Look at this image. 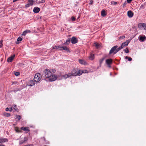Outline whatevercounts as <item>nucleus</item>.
Wrapping results in <instances>:
<instances>
[{
    "instance_id": "nucleus-1",
    "label": "nucleus",
    "mask_w": 146,
    "mask_h": 146,
    "mask_svg": "<svg viewBox=\"0 0 146 146\" xmlns=\"http://www.w3.org/2000/svg\"><path fill=\"white\" fill-rule=\"evenodd\" d=\"M41 75L40 73H36L35 74L34 78V82H38L41 80Z\"/></svg>"
},
{
    "instance_id": "nucleus-53",
    "label": "nucleus",
    "mask_w": 146,
    "mask_h": 146,
    "mask_svg": "<svg viewBox=\"0 0 146 146\" xmlns=\"http://www.w3.org/2000/svg\"><path fill=\"white\" fill-rule=\"evenodd\" d=\"M45 2V0H41L40 3H42Z\"/></svg>"
},
{
    "instance_id": "nucleus-57",
    "label": "nucleus",
    "mask_w": 146,
    "mask_h": 146,
    "mask_svg": "<svg viewBox=\"0 0 146 146\" xmlns=\"http://www.w3.org/2000/svg\"><path fill=\"white\" fill-rule=\"evenodd\" d=\"M143 7V5H141V7H141H141Z\"/></svg>"
},
{
    "instance_id": "nucleus-50",
    "label": "nucleus",
    "mask_w": 146,
    "mask_h": 146,
    "mask_svg": "<svg viewBox=\"0 0 146 146\" xmlns=\"http://www.w3.org/2000/svg\"><path fill=\"white\" fill-rule=\"evenodd\" d=\"M120 37L122 39H123L125 38V36H120Z\"/></svg>"
},
{
    "instance_id": "nucleus-29",
    "label": "nucleus",
    "mask_w": 146,
    "mask_h": 146,
    "mask_svg": "<svg viewBox=\"0 0 146 146\" xmlns=\"http://www.w3.org/2000/svg\"><path fill=\"white\" fill-rule=\"evenodd\" d=\"M34 1L33 0H29L28 2L30 4V5H32L33 4Z\"/></svg>"
},
{
    "instance_id": "nucleus-5",
    "label": "nucleus",
    "mask_w": 146,
    "mask_h": 146,
    "mask_svg": "<svg viewBox=\"0 0 146 146\" xmlns=\"http://www.w3.org/2000/svg\"><path fill=\"white\" fill-rule=\"evenodd\" d=\"M57 78L56 75H54L53 73H52L51 75L48 78V79L50 81L52 82L55 81Z\"/></svg>"
},
{
    "instance_id": "nucleus-59",
    "label": "nucleus",
    "mask_w": 146,
    "mask_h": 146,
    "mask_svg": "<svg viewBox=\"0 0 146 146\" xmlns=\"http://www.w3.org/2000/svg\"><path fill=\"white\" fill-rule=\"evenodd\" d=\"M17 90H19V88L17 89Z\"/></svg>"
},
{
    "instance_id": "nucleus-18",
    "label": "nucleus",
    "mask_w": 146,
    "mask_h": 146,
    "mask_svg": "<svg viewBox=\"0 0 146 146\" xmlns=\"http://www.w3.org/2000/svg\"><path fill=\"white\" fill-rule=\"evenodd\" d=\"M94 58V54H91L89 57V58L91 60H93Z\"/></svg>"
},
{
    "instance_id": "nucleus-44",
    "label": "nucleus",
    "mask_w": 146,
    "mask_h": 146,
    "mask_svg": "<svg viewBox=\"0 0 146 146\" xmlns=\"http://www.w3.org/2000/svg\"><path fill=\"white\" fill-rule=\"evenodd\" d=\"M127 4V2L126 1H125V2L123 3V7H124L125 6V5Z\"/></svg>"
},
{
    "instance_id": "nucleus-42",
    "label": "nucleus",
    "mask_w": 146,
    "mask_h": 146,
    "mask_svg": "<svg viewBox=\"0 0 146 146\" xmlns=\"http://www.w3.org/2000/svg\"><path fill=\"white\" fill-rule=\"evenodd\" d=\"M18 82L17 81H15L14 82H12V84H17L18 83Z\"/></svg>"
},
{
    "instance_id": "nucleus-41",
    "label": "nucleus",
    "mask_w": 146,
    "mask_h": 146,
    "mask_svg": "<svg viewBox=\"0 0 146 146\" xmlns=\"http://www.w3.org/2000/svg\"><path fill=\"white\" fill-rule=\"evenodd\" d=\"M28 140V138L26 137H25L24 138V142L27 141Z\"/></svg>"
},
{
    "instance_id": "nucleus-20",
    "label": "nucleus",
    "mask_w": 146,
    "mask_h": 146,
    "mask_svg": "<svg viewBox=\"0 0 146 146\" xmlns=\"http://www.w3.org/2000/svg\"><path fill=\"white\" fill-rule=\"evenodd\" d=\"M83 73H84V72H83V71L80 70H79L77 72L76 76L77 75L80 76Z\"/></svg>"
},
{
    "instance_id": "nucleus-35",
    "label": "nucleus",
    "mask_w": 146,
    "mask_h": 146,
    "mask_svg": "<svg viewBox=\"0 0 146 146\" xmlns=\"http://www.w3.org/2000/svg\"><path fill=\"white\" fill-rule=\"evenodd\" d=\"M28 31H29L26 30L24 31L22 33V35L25 36V35L28 32Z\"/></svg>"
},
{
    "instance_id": "nucleus-14",
    "label": "nucleus",
    "mask_w": 146,
    "mask_h": 146,
    "mask_svg": "<svg viewBox=\"0 0 146 146\" xmlns=\"http://www.w3.org/2000/svg\"><path fill=\"white\" fill-rule=\"evenodd\" d=\"M40 8L38 7H35L33 9V11L34 13H38L40 11Z\"/></svg>"
},
{
    "instance_id": "nucleus-24",
    "label": "nucleus",
    "mask_w": 146,
    "mask_h": 146,
    "mask_svg": "<svg viewBox=\"0 0 146 146\" xmlns=\"http://www.w3.org/2000/svg\"><path fill=\"white\" fill-rule=\"evenodd\" d=\"M79 63L81 64L85 65V64L86 63V62H85V61H84L82 59H79Z\"/></svg>"
},
{
    "instance_id": "nucleus-22",
    "label": "nucleus",
    "mask_w": 146,
    "mask_h": 146,
    "mask_svg": "<svg viewBox=\"0 0 146 146\" xmlns=\"http://www.w3.org/2000/svg\"><path fill=\"white\" fill-rule=\"evenodd\" d=\"M63 50H66L68 52H70V51L69 49L66 46H63Z\"/></svg>"
},
{
    "instance_id": "nucleus-25",
    "label": "nucleus",
    "mask_w": 146,
    "mask_h": 146,
    "mask_svg": "<svg viewBox=\"0 0 146 146\" xmlns=\"http://www.w3.org/2000/svg\"><path fill=\"white\" fill-rule=\"evenodd\" d=\"M101 15L102 17H105L106 15V13L105 11L103 10L101 12Z\"/></svg>"
},
{
    "instance_id": "nucleus-27",
    "label": "nucleus",
    "mask_w": 146,
    "mask_h": 146,
    "mask_svg": "<svg viewBox=\"0 0 146 146\" xmlns=\"http://www.w3.org/2000/svg\"><path fill=\"white\" fill-rule=\"evenodd\" d=\"M13 109L17 112H19V110L17 108V106L16 105H14L13 106Z\"/></svg>"
},
{
    "instance_id": "nucleus-46",
    "label": "nucleus",
    "mask_w": 146,
    "mask_h": 146,
    "mask_svg": "<svg viewBox=\"0 0 146 146\" xmlns=\"http://www.w3.org/2000/svg\"><path fill=\"white\" fill-rule=\"evenodd\" d=\"M71 19L73 21H75L76 19L74 17H72L71 18Z\"/></svg>"
},
{
    "instance_id": "nucleus-8",
    "label": "nucleus",
    "mask_w": 146,
    "mask_h": 146,
    "mask_svg": "<svg viewBox=\"0 0 146 146\" xmlns=\"http://www.w3.org/2000/svg\"><path fill=\"white\" fill-rule=\"evenodd\" d=\"M73 76L72 74L71 73H70L62 75V77H63L65 79H66L67 78H71Z\"/></svg>"
},
{
    "instance_id": "nucleus-12",
    "label": "nucleus",
    "mask_w": 146,
    "mask_h": 146,
    "mask_svg": "<svg viewBox=\"0 0 146 146\" xmlns=\"http://www.w3.org/2000/svg\"><path fill=\"white\" fill-rule=\"evenodd\" d=\"M133 13L131 11H129L127 12L128 16L129 18H131L133 16Z\"/></svg>"
},
{
    "instance_id": "nucleus-6",
    "label": "nucleus",
    "mask_w": 146,
    "mask_h": 146,
    "mask_svg": "<svg viewBox=\"0 0 146 146\" xmlns=\"http://www.w3.org/2000/svg\"><path fill=\"white\" fill-rule=\"evenodd\" d=\"M138 28L139 29H141L143 28L144 30H146V23H140L138 24Z\"/></svg>"
},
{
    "instance_id": "nucleus-21",
    "label": "nucleus",
    "mask_w": 146,
    "mask_h": 146,
    "mask_svg": "<svg viewBox=\"0 0 146 146\" xmlns=\"http://www.w3.org/2000/svg\"><path fill=\"white\" fill-rule=\"evenodd\" d=\"M22 38L20 37H19L17 39V42H16V44H18L20 43V41H22Z\"/></svg>"
},
{
    "instance_id": "nucleus-58",
    "label": "nucleus",
    "mask_w": 146,
    "mask_h": 146,
    "mask_svg": "<svg viewBox=\"0 0 146 146\" xmlns=\"http://www.w3.org/2000/svg\"><path fill=\"white\" fill-rule=\"evenodd\" d=\"M110 75H111H111H112L111 73H110Z\"/></svg>"
},
{
    "instance_id": "nucleus-16",
    "label": "nucleus",
    "mask_w": 146,
    "mask_h": 146,
    "mask_svg": "<svg viewBox=\"0 0 146 146\" xmlns=\"http://www.w3.org/2000/svg\"><path fill=\"white\" fill-rule=\"evenodd\" d=\"M29 86H33L35 85L34 82L33 80H29Z\"/></svg>"
},
{
    "instance_id": "nucleus-17",
    "label": "nucleus",
    "mask_w": 146,
    "mask_h": 146,
    "mask_svg": "<svg viewBox=\"0 0 146 146\" xmlns=\"http://www.w3.org/2000/svg\"><path fill=\"white\" fill-rule=\"evenodd\" d=\"M1 142V143L7 142L8 141V140L7 138H2L0 139Z\"/></svg>"
},
{
    "instance_id": "nucleus-11",
    "label": "nucleus",
    "mask_w": 146,
    "mask_h": 146,
    "mask_svg": "<svg viewBox=\"0 0 146 146\" xmlns=\"http://www.w3.org/2000/svg\"><path fill=\"white\" fill-rule=\"evenodd\" d=\"M21 129L24 131H26L27 132H25L26 133H27L28 132L30 131L29 128L27 127H21Z\"/></svg>"
},
{
    "instance_id": "nucleus-38",
    "label": "nucleus",
    "mask_w": 146,
    "mask_h": 146,
    "mask_svg": "<svg viewBox=\"0 0 146 146\" xmlns=\"http://www.w3.org/2000/svg\"><path fill=\"white\" fill-rule=\"evenodd\" d=\"M30 6V4L28 3L25 5V8H27L29 7Z\"/></svg>"
},
{
    "instance_id": "nucleus-56",
    "label": "nucleus",
    "mask_w": 146,
    "mask_h": 146,
    "mask_svg": "<svg viewBox=\"0 0 146 146\" xmlns=\"http://www.w3.org/2000/svg\"><path fill=\"white\" fill-rule=\"evenodd\" d=\"M0 146H5V145L3 144L0 145Z\"/></svg>"
},
{
    "instance_id": "nucleus-26",
    "label": "nucleus",
    "mask_w": 146,
    "mask_h": 146,
    "mask_svg": "<svg viewBox=\"0 0 146 146\" xmlns=\"http://www.w3.org/2000/svg\"><path fill=\"white\" fill-rule=\"evenodd\" d=\"M70 41V38H68V39L66 40L65 42L64 43V44L65 45H68L69 44Z\"/></svg>"
},
{
    "instance_id": "nucleus-15",
    "label": "nucleus",
    "mask_w": 146,
    "mask_h": 146,
    "mask_svg": "<svg viewBox=\"0 0 146 146\" xmlns=\"http://www.w3.org/2000/svg\"><path fill=\"white\" fill-rule=\"evenodd\" d=\"M77 71L76 69L75 68L73 69L72 71L71 74H72V75L73 76H76V74H77Z\"/></svg>"
},
{
    "instance_id": "nucleus-7",
    "label": "nucleus",
    "mask_w": 146,
    "mask_h": 146,
    "mask_svg": "<svg viewBox=\"0 0 146 146\" xmlns=\"http://www.w3.org/2000/svg\"><path fill=\"white\" fill-rule=\"evenodd\" d=\"M139 39L141 42H144L146 40V37L144 35H141L139 37Z\"/></svg>"
},
{
    "instance_id": "nucleus-2",
    "label": "nucleus",
    "mask_w": 146,
    "mask_h": 146,
    "mask_svg": "<svg viewBox=\"0 0 146 146\" xmlns=\"http://www.w3.org/2000/svg\"><path fill=\"white\" fill-rule=\"evenodd\" d=\"M44 72L45 77L48 78L51 75L52 73L48 69H46L44 70Z\"/></svg>"
},
{
    "instance_id": "nucleus-28",
    "label": "nucleus",
    "mask_w": 146,
    "mask_h": 146,
    "mask_svg": "<svg viewBox=\"0 0 146 146\" xmlns=\"http://www.w3.org/2000/svg\"><path fill=\"white\" fill-rule=\"evenodd\" d=\"M122 48H123L122 47V46H121L119 47L118 48H116V50L115 52V53H117V52H118L120 50H121Z\"/></svg>"
},
{
    "instance_id": "nucleus-36",
    "label": "nucleus",
    "mask_w": 146,
    "mask_h": 146,
    "mask_svg": "<svg viewBox=\"0 0 146 146\" xmlns=\"http://www.w3.org/2000/svg\"><path fill=\"white\" fill-rule=\"evenodd\" d=\"M58 46H55L52 47V49H51V52L52 51L53 49H56L58 48Z\"/></svg>"
},
{
    "instance_id": "nucleus-3",
    "label": "nucleus",
    "mask_w": 146,
    "mask_h": 146,
    "mask_svg": "<svg viewBox=\"0 0 146 146\" xmlns=\"http://www.w3.org/2000/svg\"><path fill=\"white\" fill-rule=\"evenodd\" d=\"M118 46L117 45L115 46L112 47L109 52V55H111L112 53H113V54H116L117 53H115V52H116V48Z\"/></svg>"
},
{
    "instance_id": "nucleus-31",
    "label": "nucleus",
    "mask_w": 146,
    "mask_h": 146,
    "mask_svg": "<svg viewBox=\"0 0 146 146\" xmlns=\"http://www.w3.org/2000/svg\"><path fill=\"white\" fill-rule=\"evenodd\" d=\"M125 59H128V61H131L132 60V58L130 57H128V56H126L125 57Z\"/></svg>"
},
{
    "instance_id": "nucleus-39",
    "label": "nucleus",
    "mask_w": 146,
    "mask_h": 146,
    "mask_svg": "<svg viewBox=\"0 0 146 146\" xmlns=\"http://www.w3.org/2000/svg\"><path fill=\"white\" fill-rule=\"evenodd\" d=\"M111 4H113L114 5H115L117 4V2L113 1L111 2Z\"/></svg>"
},
{
    "instance_id": "nucleus-30",
    "label": "nucleus",
    "mask_w": 146,
    "mask_h": 146,
    "mask_svg": "<svg viewBox=\"0 0 146 146\" xmlns=\"http://www.w3.org/2000/svg\"><path fill=\"white\" fill-rule=\"evenodd\" d=\"M15 130L17 133H21L22 132L21 130L19 129V128L18 127H15Z\"/></svg>"
},
{
    "instance_id": "nucleus-55",
    "label": "nucleus",
    "mask_w": 146,
    "mask_h": 146,
    "mask_svg": "<svg viewBox=\"0 0 146 146\" xmlns=\"http://www.w3.org/2000/svg\"><path fill=\"white\" fill-rule=\"evenodd\" d=\"M52 72H53V73H54L56 71V70H54H54L52 69Z\"/></svg>"
},
{
    "instance_id": "nucleus-52",
    "label": "nucleus",
    "mask_w": 146,
    "mask_h": 146,
    "mask_svg": "<svg viewBox=\"0 0 146 146\" xmlns=\"http://www.w3.org/2000/svg\"><path fill=\"white\" fill-rule=\"evenodd\" d=\"M5 110L6 111H9V109L8 108H7L5 109Z\"/></svg>"
},
{
    "instance_id": "nucleus-23",
    "label": "nucleus",
    "mask_w": 146,
    "mask_h": 146,
    "mask_svg": "<svg viewBox=\"0 0 146 146\" xmlns=\"http://www.w3.org/2000/svg\"><path fill=\"white\" fill-rule=\"evenodd\" d=\"M16 117L15 119L16 121H19L21 118V117L20 115H16Z\"/></svg>"
},
{
    "instance_id": "nucleus-47",
    "label": "nucleus",
    "mask_w": 146,
    "mask_h": 146,
    "mask_svg": "<svg viewBox=\"0 0 146 146\" xmlns=\"http://www.w3.org/2000/svg\"><path fill=\"white\" fill-rule=\"evenodd\" d=\"M93 1L92 0H91L90 1V3H89V4L91 5H92L93 4Z\"/></svg>"
},
{
    "instance_id": "nucleus-54",
    "label": "nucleus",
    "mask_w": 146,
    "mask_h": 146,
    "mask_svg": "<svg viewBox=\"0 0 146 146\" xmlns=\"http://www.w3.org/2000/svg\"><path fill=\"white\" fill-rule=\"evenodd\" d=\"M12 110H13V109H12V108H9V111H12Z\"/></svg>"
},
{
    "instance_id": "nucleus-4",
    "label": "nucleus",
    "mask_w": 146,
    "mask_h": 146,
    "mask_svg": "<svg viewBox=\"0 0 146 146\" xmlns=\"http://www.w3.org/2000/svg\"><path fill=\"white\" fill-rule=\"evenodd\" d=\"M113 62V60L112 59L109 58L106 60V64L108 65L109 68L111 67V65L112 64Z\"/></svg>"
},
{
    "instance_id": "nucleus-32",
    "label": "nucleus",
    "mask_w": 146,
    "mask_h": 146,
    "mask_svg": "<svg viewBox=\"0 0 146 146\" xmlns=\"http://www.w3.org/2000/svg\"><path fill=\"white\" fill-rule=\"evenodd\" d=\"M4 116L7 117H9L11 116V114L10 113H4Z\"/></svg>"
},
{
    "instance_id": "nucleus-49",
    "label": "nucleus",
    "mask_w": 146,
    "mask_h": 146,
    "mask_svg": "<svg viewBox=\"0 0 146 146\" xmlns=\"http://www.w3.org/2000/svg\"><path fill=\"white\" fill-rule=\"evenodd\" d=\"M19 66H22L23 65H24V64H23V63H19Z\"/></svg>"
},
{
    "instance_id": "nucleus-37",
    "label": "nucleus",
    "mask_w": 146,
    "mask_h": 146,
    "mask_svg": "<svg viewBox=\"0 0 146 146\" xmlns=\"http://www.w3.org/2000/svg\"><path fill=\"white\" fill-rule=\"evenodd\" d=\"M14 74L16 76H17L20 75V73L19 72H16Z\"/></svg>"
},
{
    "instance_id": "nucleus-40",
    "label": "nucleus",
    "mask_w": 146,
    "mask_h": 146,
    "mask_svg": "<svg viewBox=\"0 0 146 146\" xmlns=\"http://www.w3.org/2000/svg\"><path fill=\"white\" fill-rule=\"evenodd\" d=\"M95 44V46L97 48H98V47H99V44H98L97 43H94Z\"/></svg>"
},
{
    "instance_id": "nucleus-10",
    "label": "nucleus",
    "mask_w": 146,
    "mask_h": 146,
    "mask_svg": "<svg viewBox=\"0 0 146 146\" xmlns=\"http://www.w3.org/2000/svg\"><path fill=\"white\" fill-rule=\"evenodd\" d=\"M130 40H127L125 42H123L122 43L121 46L123 48L125 46H127L130 42Z\"/></svg>"
},
{
    "instance_id": "nucleus-19",
    "label": "nucleus",
    "mask_w": 146,
    "mask_h": 146,
    "mask_svg": "<svg viewBox=\"0 0 146 146\" xmlns=\"http://www.w3.org/2000/svg\"><path fill=\"white\" fill-rule=\"evenodd\" d=\"M106 57H102L100 60H99V63H100V67L101 66L102 63L103 61L104 60L105 58Z\"/></svg>"
},
{
    "instance_id": "nucleus-13",
    "label": "nucleus",
    "mask_w": 146,
    "mask_h": 146,
    "mask_svg": "<svg viewBox=\"0 0 146 146\" xmlns=\"http://www.w3.org/2000/svg\"><path fill=\"white\" fill-rule=\"evenodd\" d=\"M15 55L14 54L12 55H11L10 57H9L7 59V61L8 62H11L14 58L15 57Z\"/></svg>"
},
{
    "instance_id": "nucleus-51",
    "label": "nucleus",
    "mask_w": 146,
    "mask_h": 146,
    "mask_svg": "<svg viewBox=\"0 0 146 146\" xmlns=\"http://www.w3.org/2000/svg\"><path fill=\"white\" fill-rule=\"evenodd\" d=\"M24 142V141H20L19 144H22Z\"/></svg>"
},
{
    "instance_id": "nucleus-9",
    "label": "nucleus",
    "mask_w": 146,
    "mask_h": 146,
    "mask_svg": "<svg viewBox=\"0 0 146 146\" xmlns=\"http://www.w3.org/2000/svg\"><path fill=\"white\" fill-rule=\"evenodd\" d=\"M78 40L77 38L73 36L71 38V42L72 44H75L78 42Z\"/></svg>"
},
{
    "instance_id": "nucleus-45",
    "label": "nucleus",
    "mask_w": 146,
    "mask_h": 146,
    "mask_svg": "<svg viewBox=\"0 0 146 146\" xmlns=\"http://www.w3.org/2000/svg\"><path fill=\"white\" fill-rule=\"evenodd\" d=\"M21 90V89H20V88H19V90H17V89L16 90H13V91L15 92H17L18 91H20Z\"/></svg>"
},
{
    "instance_id": "nucleus-33",
    "label": "nucleus",
    "mask_w": 146,
    "mask_h": 146,
    "mask_svg": "<svg viewBox=\"0 0 146 146\" xmlns=\"http://www.w3.org/2000/svg\"><path fill=\"white\" fill-rule=\"evenodd\" d=\"M63 46H61V45H59L58 46V49L59 50H63Z\"/></svg>"
},
{
    "instance_id": "nucleus-34",
    "label": "nucleus",
    "mask_w": 146,
    "mask_h": 146,
    "mask_svg": "<svg viewBox=\"0 0 146 146\" xmlns=\"http://www.w3.org/2000/svg\"><path fill=\"white\" fill-rule=\"evenodd\" d=\"M124 52L125 53H129V50L127 47H126L125 49L124 50Z\"/></svg>"
},
{
    "instance_id": "nucleus-48",
    "label": "nucleus",
    "mask_w": 146,
    "mask_h": 146,
    "mask_svg": "<svg viewBox=\"0 0 146 146\" xmlns=\"http://www.w3.org/2000/svg\"><path fill=\"white\" fill-rule=\"evenodd\" d=\"M132 1V0H127V2L128 3H130Z\"/></svg>"
},
{
    "instance_id": "nucleus-43",
    "label": "nucleus",
    "mask_w": 146,
    "mask_h": 146,
    "mask_svg": "<svg viewBox=\"0 0 146 146\" xmlns=\"http://www.w3.org/2000/svg\"><path fill=\"white\" fill-rule=\"evenodd\" d=\"M2 41H0V48H1L3 45L2 44Z\"/></svg>"
}]
</instances>
